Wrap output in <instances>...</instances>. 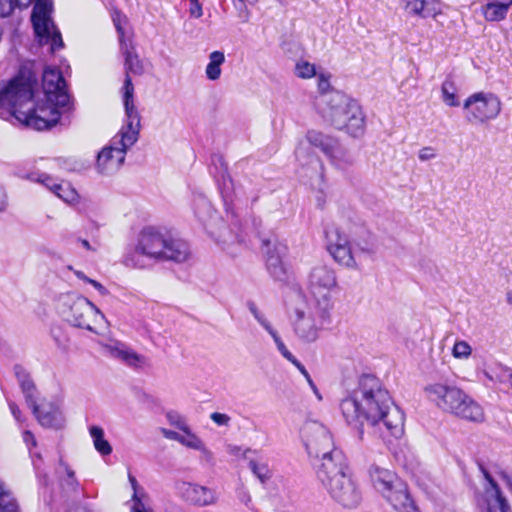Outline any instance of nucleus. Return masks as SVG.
<instances>
[{
  "instance_id": "3c124183",
  "label": "nucleus",
  "mask_w": 512,
  "mask_h": 512,
  "mask_svg": "<svg viewBox=\"0 0 512 512\" xmlns=\"http://www.w3.org/2000/svg\"><path fill=\"white\" fill-rule=\"evenodd\" d=\"M23 441L26 443V445L29 447L30 445L35 447L36 446V439L32 432L29 430H26L23 432Z\"/></svg>"
},
{
  "instance_id": "9b49d317",
  "label": "nucleus",
  "mask_w": 512,
  "mask_h": 512,
  "mask_svg": "<svg viewBox=\"0 0 512 512\" xmlns=\"http://www.w3.org/2000/svg\"><path fill=\"white\" fill-rule=\"evenodd\" d=\"M64 304L66 320L73 326L101 334L107 328V320L102 312L87 298L68 295Z\"/></svg>"
},
{
  "instance_id": "f03ea898",
  "label": "nucleus",
  "mask_w": 512,
  "mask_h": 512,
  "mask_svg": "<svg viewBox=\"0 0 512 512\" xmlns=\"http://www.w3.org/2000/svg\"><path fill=\"white\" fill-rule=\"evenodd\" d=\"M340 411L348 425L359 429L360 438L364 423L376 428L383 439L399 438L404 433V414L373 375L360 377L357 387L341 400Z\"/></svg>"
},
{
  "instance_id": "39448f33",
  "label": "nucleus",
  "mask_w": 512,
  "mask_h": 512,
  "mask_svg": "<svg viewBox=\"0 0 512 512\" xmlns=\"http://www.w3.org/2000/svg\"><path fill=\"white\" fill-rule=\"evenodd\" d=\"M427 398L440 410L472 422H483V408L455 385L435 382L424 388Z\"/></svg>"
},
{
  "instance_id": "bf43d9fd",
  "label": "nucleus",
  "mask_w": 512,
  "mask_h": 512,
  "mask_svg": "<svg viewBox=\"0 0 512 512\" xmlns=\"http://www.w3.org/2000/svg\"><path fill=\"white\" fill-rule=\"evenodd\" d=\"M258 1L259 0H232L235 6H237V4H240L241 6L254 5Z\"/></svg>"
},
{
  "instance_id": "c9c22d12",
  "label": "nucleus",
  "mask_w": 512,
  "mask_h": 512,
  "mask_svg": "<svg viewBox=\"0 0 512 512\" xmlns=\"http://www.w3.org/2000/svg\"><path fill=\"white\" fill-rule=\"evenodd\" d=\"M180 442L182 445L197 450L198 448H202L203 441L194 434L190 427H188L186 430L182 431Z\"/></svg>"
},
{
  "instance_id": "338daca9",
  "label": "nucleus",
  "mask_w": 512,
  "mask_h": 512,
  "mask_svg": "<svg viewBox=\"0 0 512 512\" xmlns=\"http://www.w3.org/2000/svg\"><path fill=\"white\" fill-rule=\"evenodd\" d=\"M314 394L316 395V397L321 400L322 399V396L320 394V392L318 391L317 387H315V389H312Z\"/></svg>"
},
{
  "instance_id": "473e14b6",
  "label": "nucleus",
  "mask_w": 512,
  "mask_h": 512,
  "mask_svg": "<svg viewBox=\"0 0 512 512\" xmlns=\"http://www.w3.org/2000/svg\"><path fill=\"white\" fill-rule=\"evenodd\" d=\"M112 20L119 36L120 47H124L125 44L129 43L126 40V30L124 27L127 24V18L120 12H115L112 16Z\"/></svg>"
},
{
  "instance_id": "e2e57ef3",
  "label": "nucleus",
  "mask_w": 512,
  "mask_h": 512,
  "mask_svg": "<svg viewBox=\"0 0 512 512\" xmlns=\"http://www.w3.org/2000/svg\"><path fill=\"white\" fill-rule=\"evenodd\" d=\"M312 161H314L315 164L319 167V169L321 171V175H322L323 174V169H324L322 161L319 158H317V157L313 158Z\"/></svg>"
},
{
  "instance_id": "412c9836",
  "label": "nucleus",
  "mask_w": 512,
  "mask_h": 512,
  "mask_svg": "<svg viewBox=\"0 0 512 512\" xmlns=\"http://www.w3.org/2000/svg\"><path fill=\"white\" fill-rule=\"evenodd\" d=\"M121 52L125 58V73L126 77L124 80V84H126V80L129 79L132 83V80L129 76L130 73L134 75H142L144 73V65L140 60L138 54L134 51V48L131 47L130 43L125 44L124 47H120ZM125 97V85H123V98Z\"/></svg>"
},
{
  "instance_id": "603ef678",
  "label": "nucleus",
  "mask_w": 512,
  "mask_h": 512,
  "mask_svg": "<svg viewBox=\"0 0 512 512\" xmlns=\"http://www.w3.org/2000/svg\"><path fill=\"white\" fill-rule=\"evenodd\" d=\"M198 451L201 452V457L207 462H210L213 459L212 452L205 446L204 442L202 443V448H198Z\"/></svg>"
},
{
  "instance_id": "ddd939ff",
  "label": "nucleus",
  "mask_w": 512,
  "mask_h": 512,
  "mask_svg": "<svg viewBox=\"0 0 512 512\" xmlns=\"http://www.w3.org/2000/svg\"><path fill=\"white\" fill-rule=\"evenodd\" d=\"M466 120L471 124H484L495 119L501 112V101L493 93L478 92L464 102Z\"/></svg>"
},
{
  "instance_id": "7ed1b4c3",
  "label": "nucleus",
  "mask_w": 512,
  "mask_h": 512,
  "mask_svg": "<svg viewBox=\"0 0 512 512\" xmlns=\"http://www.w3.org/2000/svg\"><path fill=\"white\" fill-rule=\"evenodd\" d=\"M134 86L130 80L125 84V121L119 132L111 139L110 143L98 153L96 168L104 175L117 172L123 165L126 152L139 138L141 128L140 115L134 105Z\"/></svg>"
},
{
  "instance_id": "e433bc0d",
  "label": "nucleus",
  "mask_w": 512,
  "mask_h": 512,
  "mask_svg": "<svg viewBox=\"0 0 512 512\" xmlns=\"http://www.w3.org/2000/svg\"><path fill=\"white\" fill-rule=\"evenodd\" d=\"M128 479L133 490L131 504H136L138 499L141 500V502L150 501L149 495L145 492L143 488L139 486L136 478L132 474H128Z\"/></svg>"
},
{
  "instance_id": "9d476101",
  "label": "nucleus",
  "mask_w": 512,
  "mask_h": 512,
  "mask_svg": "<svg viewBox=\"0 0 512 512\" xmlns=\"http://www.w3.org/2000/svg\"><path fill=\"white\" fill-rule=\"evenodd\" d=\"M305 446L310 457L320 461L317 465V471L326 470L330 464H335V459L342 458V462L347 458L342 450L334 445L333 438L329 430L319 423H309L304 428Z\"/></svg>"
},
{
  "instance_id": "bb28decb",
  "label": "nucleus",
  "mask_w": 512,
  "mask_h": 512,
  "mask_svg": "<svg viewBox=\"0 0 512 512\" xmlns=\"http://www.w3.org/2000/svg\"><path fill=\"white\" fill-rule=\"evenodd\" d=\"M89 433L95 449L103 456L110 455L112 447L104 437V430L99 426L93 425L89 428Z\"/></svg>"
},
{
  "instance_id": "c756f323",
  "label": "nucleus",
  "mask_w": 512,
  "mask_h": 512,
  "mask_svg": "<svg viewBox=\"0 0 512 512\" xmlns=\"http://www.w3.org/2000/svg\"><path fill=\"white\" fill-rule=\"evenodd\" d=\"M483 15L487 21H501L507 15V10L501 5L496 4L492 0H487V3L483 6Z\"/></svg>"
},
{
  "instance_id": "052dcab7",
  "label": "nucleus",
  "mask_w": 512,
  "mask_h": 512,
  "mask_svg": "<svg viewBox=\"0 0 512 512\" xmlns=\"http://www.w3.org/2000/svg\"><path fill=\"white\" fill-rule=\"evenodd\" d=\"M296 157L299 161H302L305 157V151L302 146H299L295 151Z\"/></svg>"
},
{
  "instance_id": "20e7f679",
  "label": "nucleus",
  "mask_w": 512,
  "mask_h": 512,
  "mask_svg": "<svg viewBox=\"0 0 512 512\" xmlns=\"http://www.w3.org/2000/svg\"><path fill=\"white\" fill-rule=\"evenodd\" d=\"M325 469L317 471L316 475L331 499L342 508H357L362 502L363 494L350 471L348 461L335 459V464L329 463Z\"/></svg>"
},
{
  "instance_id": "f8f14e48",
  "label": "nucleus",
  "mask_w": 512,
  "mask_h": 512,
  "mask_svg": "<svg viewBox=\"0 0 512 512\" xmlns=\"http://www.w3.org/2000/svg\"><path fill=\"white\" fill-rule=\"evenodd\" d=\"M331 308L309 303L303 308L295 309L293 329L297 337L307 343L315 342L324 324L329 318Z\"/></svg>"
},
{
  "instance_id": "2f4dec72",
  "label": "nucleus",
  "mask_w": 512,
  "mask_h": 512,
  "mask_svg": "<svg viewBox=\"0 0 512 512\" xmlns=\"http://www.w3.org/2000/svg\"><path fill=\"white\" fill-rule=\"evenodd\" d=\"M443 102L450 107L459 106V100L457 98V89L452 81L446 80L443 82L441 87Z\"/></svg>"
},
{
  "instance_id": "a18cd8bd",
  "label": "nucleus",
  "mask_w": 512,
  "mask_h": 512,
  "mask_svg": "<svg viewBox=\"0 0 512 512\" xmlns=\"http://www.w3.org/2000/svg\"><path fill=\"white\" fill-rule=\"evenodd\" d=\"M436 150L433 147L427 146L423 147L418 152V158L421 161H428L434 159L436 157Z\"/></svg>"
},
{
  "instance_id": "49530a36",
  "label": "nucleus",
  "mask_w": 512,
  "mask_h": 512,
  "mask_svg": "<svg viewBox=\"0 0 512 512\" xmlns=\"http://www.w3.org/2000/svg\"><path fill=\"white\" fill-rule=\"evenodd\" d=\"M131 512H154L153 508L150 505V501L141 502V500H137L136 504H131L130 507Z\"/></svg>"
},
{
  "instance_id": "423d86ee",
  "label": "nucleus",
  "mask_w": 512,
  "mask_h": 512,
  "mask_svg": "<svg viewBox=\"0 0 512 512\" xmlns=\"http://www.w3.org/2000/svg\"><path fill=\"white\" fill-rule=\"evenodd\" d=\"M33 1L34 0H0V17L9 16L16 7L26 8ZM51 12V0H35L31 21L40 44L50 45V51L55 52L63 47V41L59 30L52 21Z\"/></svg>"
},
{
  "instance_id": "72a5a7b5",
  "label": "nucleus",
  "mask_w": 512,
  "mask_h": 512,
  "mask_svg": "<svg viewBox=\"0 0 512 512\" xmlns=\"http://www.w3.org/2000/svg\"><path fill=\"white\" fill-rule=\"evenodd\" d=\"M249 466L253 474L261 481V483H265L272 477V471L266 463L252 460L250 461Z\"/></svg>"
},
{
  "instance_id": "f257e3e1",
  "label": "nucleus",
  "mask_w": 512,
  "mask_h": 512,
  "mask_svg": "<svg viewBox=\"0 0 512 512\" xmlns=\"http://www.w3.org/2000/svg\"><path fill=\"white\" fill-rule=\"evenodd\" d=\"M43 98L38 99L33 108L24 110L32 97V84L22 79H14L0 90V117L25 124L36 130L55 126L62 114L73 108L66 91V83L61 72L47 67L42 78Z\"/></svg>"
},
{
  "instance_id": "680f3d73",
  "label": "nucleus",
  "mask_w": 512,
  "mask_h": 512,
  "mask_svg": "<svg viewBox=\"0 0 512 512\" xmlns=\"http://www.w3.org/2000/svg\"><path fill=\"white\" fill-rule=\"evenodd\" d=\"M241 452V448L238 446L229 447V453L233 455H238Z\"/></svg>"
},
{
  "instance_id": "4c0bfd02",
  "label": "nucleus",
  "mask_w": 512,
  "mask_h": 512,
  "mask_svg": "<svg viewBox=\"0 0 512 512\" xmlns=\"http://www.w3.org/2000/svg\"><path fill=\"white\" fill-rule=\"evenodd\" d=\"M248 310L250 313L254 316V318L257 320V322L267 331L270 332L272 329H274L270 322L267 320L265 315L258 309L257 305L250 301L247 303Z\"/></svg>"
},
{
  "instance_id": "8fccbe9b",
  "label": "nucleus",
  "mask_w": 512,
  "mask_h": 512,
  "mask_svg": "<svg viewBox=\"0 0 512 512\" xmlns=\"http://www.w3.org/2000/svg\"><path fill=\"white\" fill-rule=\"evenodd\" d=\"M161 432L165 438L180 442L181 433L169 429H162Z\"/></svg>"
},
{
  "instance_id": "a19ab883",
  "label": "nucleus",
  "mask_w": 512,
  "mask_h": 512,
  "mask_svg": "<svg viewBox=\"0 0 512 512\" xmlns=\"http://www.w3.org/2000/svg\"><path fill=\"white\" fill-rule=\"evenodd\" d=\"M166 417L168 422L172 426L178 428L180 431L186 430L189 427L186 419L176 412H168Z\"/></svg>"
},
{
  "instance_id": "c03bdc74",
  "label": "nucleus",
  "mask_w": 512,
  "mask_h": 512,
  "mask_svg": "<svg viewBox=\"0 0 512 512\" xmlns=\"http://www.w3.org/2000/svg\"><path fill=\"white\" fill-rule=\"evenodd\" d=\"M211 420L218 426L227 427L230 424L231 418L229 415L220 412H213L210 415Z\"/></svg>"
},
{
  "instance_id": "1a4fd4ad",
  "label": "nucleus",
  "mask_w": 512,
  "mask_h": 512,
  "mask_svg": "<svg viewBox=\"0 0 512 512\" xmlns=\"http://www.w3.org/2000/svg\"><path fill=\"white\" fill-rule=\"evenodd\" d=\"M369 475L374 488L396 512H420L412 499L407 484L392 471L371 465Z\"/></svg>"
},
{
  "instance_id": "aec40b11",
  "label": "nucleus",
  "mask_w": 512,
  "mask_h": 512,
  "mask_svg": "<svg viewBox=\"0 0 512 512\" xmlns=\"http://www.w3.org/2000/svg\"><path fill=\"white\" fill-rule=\"evenodd\" d=\"M405 11L420 18H436L442 14V4L439 0H405Z\"/></svg>"
},
{
  "instance_id": "4d7b16f0",
  "label": "nucleus",
  "mask_w": 512,
  "mask_h": 512,
  "mask_svg": "<svg viewBox=\"0 0 512 512\" xmlns=\"http://www.w3.org/2000/svg\"><path fill=\"white\" fill-rule=\"evenodd\" d=\"M7 206V197L5 192L0 188V212L4 211Z\"/></svg>"
},
{
  "instance_id": "c85d7f7f",
  "label": "nucleus",
  "mask_w": 512,
  "mask_h": 512,
  "mask_svg": "<svg viewBox=\"0 0 512 512\" xmlns=\"http://www.w3.org/2000/svg\"><path fill=\"white\" fill-rule=\"evenodd\" d=\"M0 512H19L16 499L2 482H0Z\"/></svg>"
},
{
  "instance_id": "a211bd4d",
  "label": "nucleus",
  "mask_w": 512,
  "mask_h": 512,
  "mask_svg": "<svg viewBox=\"0 0 512 512\" xmlns=\"http://www.w3.org/2000/svg\"><path fill=\"white\" fill-rule=\"evenodd\" d=\"M102 348L106 354L122 361L130 367L144 369L150 366L149 359L147 357L136 353L124 343L111 341L109 343L102 344Z\"/></svg>"
},
{
  "instance_id": "393cba45",
  "label": "nucleus",
  "mask_w": 512,
  "mask_h": 512,
  "mask_svg": "<svg viewBox=\"0 0 512 512\" xmlns=\"http://www.w3.org/2000/svg\"><path fill=\"white\" fill-rule=\"evenodd\" d=\"M15 375L21 385L22 391L25 395L28 405H32L36 402V388L33 381L30 379L27 372L20 366L14 368Z\"/></svg>"
},
{
  "instance_id": "5fc2aeb1",
  "label": "nucleus",
  "mask_w": 512,
  "mask_h": 512,
  "mask_svg": "<svg viewBox=\"0 0 512 512\" xmlns=\"http://www.w3.org/2000/svg\"><path fill=\"white\" fill-rule=\"evenodd\" d=\"M9 408L11 410V413L12 415L14 416V418L17 420V421H20V415H21V412H20V409L18 408V406L13 403V402H10L9 403Z\"/></svg>"
},
{
  "instance_id": "774afa93",
  "label": "nucleus",
  "mask_w": 512,
  "mask_h": 512,
  "mask_svg": "<svg viewBox=\"0 0 512 512\" xmlns=\"http://www.w3.org/2000/svg\"><path fill=\"white\" fill-rule=\"evenodd\" d=\"M509 384H510V386H511V388H512V374H511V375H510V377H509Z\"/></svg>"
},
{
  "instance_id": "4be33fe9",
  "label": "nucleus",
  "mask_w": 512,
  "mask_h": 512,
  "mask_svg": "<svg viewBox=\"0 0 512 512\" xmlns=\"http://www.w3.org/2000/svg\"><path fill=\"white\" fill-rule=\"evenodd\" d=\"M276 250V254L271 253L270 248L267 250V270L274 279L278 281H284L287 275V268L282 260V254L285 252L286 248L281 246L277 247Z\"/></svg>"
},
{
  "instance_id": "58836bf2",
  "label": "nucleus",
  "mask_w": 512,
  "mask_h": 512,
  "mask_svg": "<svg viewBox=\"0 0 512 512\" xmlns=\"http://www.w3.org/2000/svg\"><path fill=\"white\" fill-rule=\"evenodd\" d=\"M269 335L273 338L275 344H276V347L278 349V351L281 353V355L286 359L288 360L289 362L291 363H295V357L293 356V354L287 349V347L285 346V344L283 343V341L281 340V338L279 337L278 333L276 332L275 329H272L270 332H268Z\"/></svg>"
},
{
  "instance_id": "ea45409f",
  "label": "nucleus",
  "mask_w": 512,
  "mask_h": 512,
  "mask_svg": "<svg viewBox=\"0 0 512 512\" xmlns=\"http://www.w3.org/2000/svg\"><path fill=\"white\" fill-rule=\"evenodd\" d=\"M74 275L79 279V280H82L84 281L85 283H88L90 285H92L98 292L101 296H107L109 294V291L107 290V288H105L100 282L94 280V279H91L89 277H87L82 271L80 270H74Z\"/></svg>"
},
{
  "instance_id": "dca6fc26",
  "label": "nucleus",
  "mask_w": 512,
  "mask_h": 512,
  "mask_svg": "<svg viewBox=\"0 0 512 512\" xmlns=\"http://www.w3.org/2000/svg\"><path fill=\"white\" fill-rule=\"evenodd\" d=\"M480 470L485 483L483 492L479 497V503L485 507L487 512H512V507L498 483L483 466H480Z\"/></svg>"
},
{
  "instance_id": "0eeeda50",
  "label": "nucleus",
  "mask_w": 512,
  "mask_h": 512,
  "mask_svg": "<svg viewBox=\"0 0 512 512\" xmlns=\"http://www.w3.org/2000/svg\"><path fill=\"white\" fill-rule=\"evenodd\" d=\"M325 107L321 113L336 129L344 130L353 137L361 136L365 130V118L359 104L348 96L334 92L322 98Z\"/></svg>"
},
{
  "instance_id": "37998d69",
  "label": "nucleus",
  "mask_w": 512,
  "mask_h": 512,
  "mask_svg": "<svg viewBox=\"0 0 512 512\" xmlns=\"http://www.w3.org/2000/svg\"><path fill=\"white\" fill-rule=\"evenodd\" d=\"M34 180L36 182L44 185L47 189H49L53 193H54L53 185H59L60 184L53 177H51L50 175L45 174V173L38 175L37 178L34 179Z\"/></svg>"
},
{
  "instance_id": "b1692460",
  "label": "nucleus",
  "mask_w": 512,
  "mask_h": 512,
  "mask_svg": "<svg viewBox=\"0 0 512 512\" xmlns=\"http://www.w3.org/2000/svg\"><path fill=\"white\" fill-rule=\"evenodd\" d=\"M327 158L333 167L343 171L350 168L355 162V158L351 151L344 147L340 142L335 145Z\"/></svg>"
},
{
  "instance_id": "f3484780",
  "label": "nucleus",
  "mask_w": 512,
  "mask_h": 512,
  "mask_svg": "<svg viewBox=\"0 0 512 512\" xmlns=\"http://www.w3.org/2000/svg\"><path fill=\"white\" fill-rule=\"evenodd\" d=\"M177 493L184 501L197 507L210 506L217 501V495L213 489L190 482L178 483Z\"/></svg>"
},
{
  "instance_id": "2eb2a0df",
  "label": "nucleus",
  "mask_w": 512,
  "mask_h": 512,
  "mask_svg": "<svg viewBox=\"0 0 512 512\" xmlns=\"http://www.w3.org/2000/svg\"><path fill=\"white\" fill-rule=\"evenodd\" d=\"M326 247L329 254L339 264L349 269L358 267L356 251L348 235L336 225H329L325 230Z\"/></svg>"
},
{
  "instance_id": "09e8293b",
  "label": "nucleus",
  "mask_w": 512,
  "mask_h": 512,
  "mask_svg": "<svg viewBox=\"0 0 512 512\" xmlns=\"http://www.w3.org/2000/svg\"><path fill=\"white\" fill-rule=\"evenodd\" d=\"M189 13L194 18H200L203 15L202 6L198 1L191 2Z\"/></svg>"
},
{
  "instance_id": "a878e982",
  "label": "nucleus",
  "mask_w": 512,
  "mask_h": 512,
  "mask_svg": "<svg viewBox=\"0 0 512 512\" xmlns=\"http://www.w3.org/2000/svg\"><path fill=\"white\" fill-rule=\"evenodd\" d=\"M225 62V55L222 51H213L209 55V62L205 68V75L210 81H216L221 77V66Z\"/></svg>"
},
{
  "instance_id": "f704fd0d",
  "label": "nucleus",
  "mask_w": 512,
  "mask_h": 512,
  "mask_svg": "<svg viewBox=\"0 0 512 512\" xmlns=\"http://www.w3.org/2000/svg\"><path fill=\"white\" fill-rule=\"evenodd\" d=\"M472 354V347L464 340H456L452 348V356L459 360H466Z\"/></svg>"
},
{
  "instance_id": "cd10ccee",
  "label": "nucleus",
  "mask_w": 512,
  "mask_h": 512,
  "mask_svg": "<svg viewBox=\"0 0 512 512\" xmlns=\"http://www.w3.org/2000/svg\"><path fill=\"white\" fill-rule=\"evenodd\" d=\"M54 194L68 204H76L79 200L77 191L67 182L53 185Z\"/></svg>"
},
{
  "instance_id": "4468645a",
  "label": "nucleus",
  "mask_w": 512,
  "mask_h": 512,
  "mask_svg": "<svg viewBox=\"0 0 512 512\" xmlns=\"http://www.w3.org/2000/svg\"><path fill=\"white\" fill-rule=\"evenodd\" d=\"M337 287L335 271L324 264L314 266L308 275V288L312 303L332 308L331 293Z\"/></svg>"
},
{
  "instance_id": "6e6552de",
  "label": "nucleus",
  "mask_w": 512,
  "mask_h": 512,
  "mask_svg": "<svg viewBox=\"0 0 512 512\" xmlns=\"http://www.w3.org/2000/svg\"><path fill=\"white\" fill-rule=\"evenodd\" d=\"M135 252L157 261L184 262L190 256L188 244L180 238L162 234L152 228L143 229L137 240Z\"/></svg>"
},
{
  "instance_id": "7c9ffc66",
  "label": "nucleus",
  "mask_w": 512,
  "mask_h": 512,
  "mask_svg": "<svg viewBox=\"0 0 512 512\" xmlns=\"http://www.w3.org/2000/svg\"><path fill=\"white\" fill-rule=\"evenodd\" d=\"M294 73L298 78L311 79L317 75L315 64L310 63L305 59H300L295 64Z\"/></svg>"
},
{
  "instance_id": "79ce46f5",
  "label": "nucleus",
  "mask_w": 512,
  "mask_h": 512,
  "mask_svg": "<svg viewBox=\"0 0 512 512\" xmlns=\"http://www.w3.org/2000/svg\"><path fill=\"white\" fill-rule=\"evenodd\" d=\"M64 468V471L66 472L67 478L64 480V485L70 489L75 491L78 487V482L75 478L74 471L71 470L67 465L61 464Z\"/></svg>"
},
{
  "instance_id": "5701e85b",
  "label": "nucleus",
  "mask_w": 512,
  "mask_h": 512,
  "mask_svg": "<svg viewBox=\"0 0 512 512\" xmlns=\"http://www.w3.org/2000/svg\"><path fill=\"white\" fill-rule=\"evenodd\" d=\"M305 139L309 145L319 149L326 157L339 142L337 138L314 129L307 131Z\"/></svg>"
},
{
  "instance_id": "6e6d98bb",
  "label": "nucleus",
  "mask_w": 512,
  "mask_h": 512,
  "mask_svg": "<svg viewBox=\"0 0 512 512\" xmlns=\"http://www.w3.org/2000/svg\"><path fill=\"white\" fill-rule=\"evenodd\" d=\"M300 372L301 374L305 377V378H309V373L308 371L306 370V368L302 365L301 362H299L297 359H295V363H292Z\"/></svg>"
},
{
  "instance_id": "69168bd1",
  "label": "nucleus",
  "mask_w": 512,
  "mask_h": 512,
  "mask_svg": "<svg viewBox=\"0 0 512 512\" xmlns=\"http://www.w3.org/2000/svg\"><path fill=\"white\" fill-rule=\"evenodd\" d=\"M309 386L311 387V389H315L316 385L314 384L313 380L311 379V377L309 376V378H306Z\"/></svg>"
},
{
  "instance_id": "864d4df0",
  "label": "nucleus",
  "mask_w": 512,
  "mask_h": 512,
  "mask_svg": "<svg viewBox=\"0 0 512 512\" xmlns=\"http://www.w3.org/2000/svg\"><path fill=\"white\" fill-rule=\"evenodd\" d=\"M78 242L82 245V247L84 249H86L87 251H92V252H96L98 250V248L96 246H92L90 244V242L86 239H81L79 238L78 239Z\"/></svg>"
},
{
  "instance_id": "de8ad7c7",
  "label": "nucleus",
  "mask_w": 512,
  "mask_h": 512,
  "mask_svg": "<svg viewBox=\"0 0 512 512\" xmlns=\"http://www.w3.org/2000/svg\"><path fill=\"white\" fill-rule=\"evenodd\" d=\"M318 80V89L320 92L324 93L330 88L329 75L324 73H317L315 76Z\"/></svg>"
},
{
  "instance_id": "13d9d810",
  "label": "nucleus",
  "mask_w": 512,
  "mask_h": 512,
  "mask_svg": "<svg viewBox=\"0 0 512 512\" xmlns=\"http://www.w3.org/2000/svg\"><path fill=\"white\" fill-rule=\"evenodd\" d=\"M165 512H183V510L177 504L168 503L165 507Z\"/></svg>"
},
{
  "instance_id": "0e129e2a",
  "label": "nucleus",
  "mask_w": 512,
  "mask_h": 512,
  "mask_svg": "<svg viewBox=\"0 0 512 512\" xmlns=\"http://www.w3.org/2000/svg\"><path fill=\"white\" fill-rule=\"evenodd\" d=\"M506 302L509 304V305H512V288L511 289H508L507 292H506Z\"/></svg>"
},
{
  "instance_id": "6ab92c4d",
  "label": "nucleus",
  "mask_w": 512,
  "mask_h": 512,
  "mask_svg": "<svg viewBox=\"0 0 512 512\" xmlns=\"http://www.w3.org/2000/svg\"><path fill=\"white\" fill-rule=\"evenodd\" d=\"M30 407L42 426L55 429L63 427L64 419L60 408L56 403L51 401H42L40 404H37L36 402H33Z\"/></svg>"
}]
</instances>
